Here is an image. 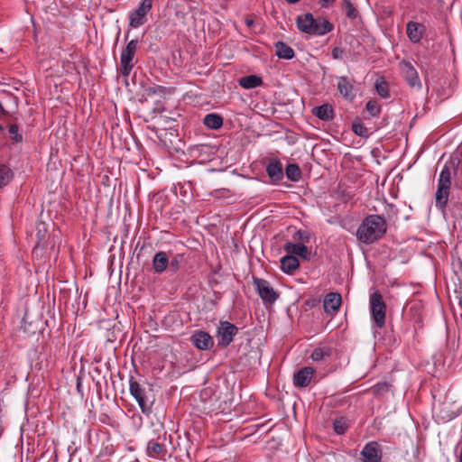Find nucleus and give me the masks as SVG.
I'll return each instance as SVG.
<instances>
[{
    "instance_id": "nucleus-7",
    "label": "nucleus",
    "mask_w": 462,
    "mask_h": 462,
    "mask_svg": "<svg viewBox=\"0 0 462 462\" xmlns=\"http://www.w3.org/2000/svg\"><path fill=\"white\" fill-rule=\"evenodd\" d=\"M152 7V0H142L138 7L129 14V25L138 28L145 23L146 15Z\"/></svg>"
},
{
    "instance_id": "nucleus-3",
    "label": "nucleus",
    "mask_w": 462,
    "mask_h": 462,
    "mask_svg": "<svg viewBox=\"0 0 462 462\" xmlns=\"http://www.w3.org/2000/svg\"><path fill=\"white\" fill-rule=\"evenodd\" d=\"M130 393L137 402L141 411L148 415L152 411L153 399L150 395V389H146L136 381H130Z\"/></svg>"
},
{
    "instance_id": "nucleus-37",
    "label": "nucleus",
    "mask_w": 462,
    "mask_h": 462,
    "mask_svg": "<svg viewBox=\"0 0 462 462\" xmlns=\"http://www.w3.org/2000/svg\"><path fill=\"white\" fill-rule=\"evenodd\" d=\"M172 273H176L180 267L179 255H175L171 260L169 259L168 265Z\"/></svg>"
},
{
    "instance_id": "nucleus-35",
    "label": "nucleus",
    "mask_w": 462,
    "mask_h": 462,
    "mask_svg": "<svg viewBox=\"0 0 462 462\" xmlns=\"http://www.w3.org/2000/svg\"><path fill=\"white\" fill-rule=\"evenodd\" d=\"M293 239L300 241V244L309 243L310 240V235L309 232L304 230H298L293 235Z\"/></svg>"
},
{
    "instance_id": "nucleus-14",
    "label": "nucleus",
    "mask_w": 462,
    "mask_h": 462,
    "mask_svg": "<svg viewBox=\"0 0 462 462\" xmlns=\"http://www.w3.org/2000/svg\"><path fill=\"white\" fill-rule=\"evenodd\" d=\"M315 373L314 368L306 366L299 370L294 374L293 383L296 387L304 388L307 387L311 381V378Z\"/></svg>"
},
{
    "instance_id": "nucleus-10",
    "label": "nucleus",
    "mask_w": 462,
    "mask_h": 462,
    "mask_svg": "<svg viewBox=\"0 0 462 462\" xmlns=\"http://www.w3.org/2000/svg\"><path fill=\"white\" fill-rule=\"evenodd\" d=\"M190 341L196 348L202 351L209 350L214 346L212 337L203 330H195L190 337Z\"/></svg>"
},
{
    "instance_id": "nucleus-38",
    "label": "nucleus",
    "mask_w": 462,
    "mask_h": 462,
    "mask_svg": "<svg viewBox=\"0 0 462 462\" xmlns=\"http://www.w3.org/2000/svg\"><path fill=\"white\" fill-rule=\"evenodd\" d=\"M344 51L340 47L333 48L331 51V55L335 60H342L343 59Z\"/></svg>"
},
{
    "instance_id": "nucleus-26",
    "label": "nucleus",
    "mask_w": 462,
    "mask_h": 462,
    "mask_svg": "<svg viewBox=\"0 0 462 462\" xmlns=\"http://www.w3.org/2000/svg\"><path fill=\"white\" fill-rule=\"evenodd\" d=\"M296 23L300 31L305 33H310V27L313 23V15L310 13L300 15L298 16Z\"/></svg>"
},
{
    "instance_id": "nucleus-24",
    "label": "nucleus",
    "mask_w": 462,
    "mask_h": 462,
    "mask_svg": "<svg viewBox=\"0 0 462 462\" xmlns=\"http://www.w3.org/2000/svg\"><path fill=\"white\" fill-rule=\"evenodd\" d=\"M238 83L243 88L251 89L261 86L263 79L256 75H249L240 78Z\"/></svg>"
},
{
    "instance_id": "nucleus-23",
    "label": "nucleus",
    "mask_w": 462,
    "mask_h": 462,
    "mask_svg": "<svg viewBox=\"0 0 462 462\" xmlns=\"http://www.w3.org/2000/svg\"><path fill=\"white\" fill-rule=\"evenodd\" d=\"M275 53L280 59L291 60L294 57V51L283 42L275 43Z\"/></svg>"
},
{
    "instance_id": "nucleus-34",
    "label": "nucleus",
    "mask_w": 462,
    "mask_h": 462,
    "mask_svg": "<svg viewBox=\"0 0 462 462\" xmlns=\"http://www.w3.org/2000/svg\"><path fill=\"white\" fill-rule=\"evenodd\" d=\"M333 427L337 434H343L348 428V424L346 422V420H345L344 418H339L334 420Z\"/></svg>"
},
{
    "instance_id": "nucleus-13",
    "label": "nucleus",
    "mask_w": 462,
    "mask_h": 462,
    "mask_svg": "<svg viewBox=\"0 0 462 462\" xmlns=\"http://www.w3.org/2000/svg\"><path fill=\"white\" fill-rule=\"evenodd\" d=\"M334 29L333 24L325 17H313V23L309 34L324 35Z\"/></svg>"
},
{
    "instance_id": "nucleus-30",
    "label": "nucleus",
    "mask_w": 462,
    "mask_h": 462,
    "mask_svg": "<svg viewBox=\"0 0 462 462\" xmlns=\"http://www.w3.org/2000/svg\"><path fill=\"white\" fill-rule=\"evenodd\" d=\"M375 89L377 94L383 98H387L390 96L388 85L383 79H380L375 82Z\"/></svg>"
},
{
    "instance_id": "nucleus-11",
    "label": "nucleus",
    "mask_w": 462,
    "mask_h": 462,
    "mask_svg": "<svg viewBox=\"0 0 462 462\" xmlns=\"http://www.w3.org/2000/svg\"><path fill=\"white\" fill-rule=\"evenodd\" d=\"M265 171L273 183H277L283 179L282 164L277 158H271L265 166Z\"/></svg>"
},
{
    "instance_id": "nucleus-2",
    "label": "nucleus",
    "mask_w": 462,
    "mask_h": 462,
    "mask_svg": "<svg viewBox=\"0 0 462 462\" xmlns=\"http://www.w3.org/2000/svg\"><path fill=\"white\" fill-rule=\"evenodd\" d=\"M387 224L380 215H369L364 218L358 226L356 238L365 245H371L381 239L386 233Z\"/></svg>"
},
{
    "instance_id": "nucleus-9",
    "label": "nucleus",
    "mask_w": 462,
    "mask_h": 462,
    "mask_svg": "<svg viewBox=\"0 0 462 462\" xmlns=\"http://www.w3.org/2000/svg\"><path fill=\"white\" fill-rule=\"evenodd\" d=\"M401 71L407 84L413 88L420 89L422 85L419 78L418 72L413 65L409 61H402L401 64Z\"/></svg>"
},
{
    "instance_id": "nucleus-22",
    "label": "nucleus",
    "mask_w": 462,
    "mask_h": 462,
    "mask_svg": "<svg viewBox=\"0 0 462 462\" xmlns=\"http://www.w3.org/2000/svg\"><path fill=\"white\" fill-rule=\"evenodd\" d=\"M165 451L164 446L158 441L152 439L147 444L146 454L150 457H160L164 455Z\"/></svg>"
},
{
    "instance_id": "nucleus-12",
    "label": "nucleus",
    "mask_w": 462,
    "mask_h": 462,
    "mask_svg": "<svg viewBox=\"0 0 462 462\" xmlns=\"http://www.w3.org/2000/svg\"><path fill=\"white\" fill-rule=\"evenodd\" d=\"M361 455L363 462H381V449L374 441L367 443L362 449Z\"/></svg>"
},
{
    "instance_id": "nucleus-1",
    "label": "nucleus",
    "mask_w": 462,
    "mask_h": 462,
    "mask_svg": "<svg viewBox=\"0 0 462 462\" xmlns=\"http://www.w3.org/2000/svg\"><path fill=\"white\" fill-rule=\"evenodd\" d=\"M460 159L457 156H450L446 161L438 180V188L435 193V204L438 208L444 211L448 201L451 188V178L458 172Z\"/></svg>"
},
{
    "instance_id": "nucleus-8",
    "label": "nucleus",
    "mask_w": 462,
    "mask_h": 462,
    "mask_svg": "<svg viewBox=\"0 0 462 462\" xmlns=\"http://www.w3.org/2000/svg\"><path fill=\"white\" fill-rule=\"evenodd\" d=\"M238 328L228 321H221L217 328L218 345L227 346L237 334Z\"/></svg>"
},
{
    "instance_id": "nucleus-16",
    "label": "nucleus",
    "mask_w": 462,
    "mask_h": 462,
    "mask_svg": "<svg viewBox=\"0 0 462 462\" xmlns=\"http://www.w3.org/2000/svg\"><path fill=\"white\" fill-rule=\"evenodd\" d=\"M283 248L284 251L291 255H299L304 260H310V251L304 244L287 242Z\"/></svg>"
},
{
    "instance_id": "nucleus-5",
    "label": "nucleus",
    "mask_w": 462,
    "mask_h": 462,
    "mask_svg": "<svg viewBox=\"0 0 462 462\" xmlns=\"http://www.w3.org/2000/svg\"><path fill=\"white\" fill-rule=\"evenodd\" d=\"M137 40H131L126 47L123 50L121 56H120V73L127 77L129 76L130 72L132 71L134 63V58L135 51L137 50Z\"/></svg>"
},
{
    "instance_id": "nucleus-28",
    "label": "nucleus",
    "mask_w": 462,
    "mask_h": 462,
    "mask_svg": "<svg viewBox=\"0 0 462 462\" xmlns=\"http://www.w3.org/2000/svg\"><path fill=\"white\" fill-rule=\"evenodd\" d=\"M330 356V349L328 347H318L313 350L310 358L315 362L325 360Z\"/></svg>"
},
{
    "instance_id": "nucleus-39",
    "label": "nucleus",
    "mask_w": 462,
    "mask_h": 462,
    "mask_svg": "<svg viewBox=\"0 0 462 462\" xmlns=\"http://www.w3.org/2000/svg\"><path fill=\"white\" fill-rule=\"evenodd\" d=\"M335 1L336 0H320L319 4L322 8H326Z\"/></svg>"
},
{
    "instance_id": "nucleus-36",
    "label": "nucleus",
    "mask_w": 462,
    "mask_h": 462,
    "mask_svg": "<svg viewBox=\"0 0 462 462\" xmlns=\"http://www.w3.org/2000/svg\"><path fill=\"white\" fill-rule=\"evenodd\" d=\"M9 134H11V137L15 142H21L22 141V135L19 134V128L16 125H11L9 126Z\"/></svg>"
},
{
    "instance_id": "nucleus-41",
    "label": "nucleus",
    "mask_w": 462,
    "mask_h": 462,
    "mask_svg": "<svg viewBox=\"0 0 462 462\" xmlns=\"http://www.w3.org/2000/svg\"><path fill=\"white\" fill-rule=\"evenodd\" d=\"M300 0H286L287 3L289 4H296L298 3Z\"/></svg>"
},
{
    "instance_id": "nucleus-20",
    "label": "nucleus",
    "mask_w": 462,
    "mask_h": 462,
    "mask_svg": "<svg viewBox=\"0 0 462 462\" xmlns=\"http://www.w3.org/2000/svg\"><path fill=\"white\" fill-rule=\"evenodd\" d=\"M337 88L345 98L352 100L355 97L354 88L346 77L337 79Z\"/></svg>"
},
{
    "instance_id": "nucleus-15",
    "label": "nucleus",
    "mask_w": 462,
    "mask_h": 462,
    "mask_svg": "<svg viewBox=\"0 0 462 462\" xmlns=\"http://www.w3.org/2000/svg\"><path fill=\"white\" fill-rule=\"evenodd\" d=\"M425 30V26L420 23L409 22L406 24L407 36L409 40L413 43H418L420 42Z\"/></svg>"
},
{
    "instance_id": "nucleus-19",
    "label": "nucleus",
    "mask_w": 462,
    "mask_h": 462,
    "mask_svg": "<svg viewBox=\"0 0 462 462\" xmlns=\"http://www.w3.org/2000/svg\"><path fill=\"white\" fill-rule=\"evenodd\" d=\"M169 265V257L166 252L159 251L152 258V269L156 273H163Z\"/></svg>"
},
{
    "instance_id": "nucleus-27",
    "label": "nucleus",
    "mask_w": 462,
    "mask_h": 462,
    "mask_svg": "<svg viewBox=\"0 0 462 462\" xmlns=\"http://www.w3.org/2000/svg\"><path fill=\"white\" fill-rule=\"evenodd\" d=\"M285 174L288 180L297 182L301 179V171L298 164L289 163L285 168Z\"/></svg>"
},
{
    "instance_id": "nucleus-40",
    "label": "nucleus",
    "mask_w": 462,
    "mask_h": 462,
    "mask_svg": "<svg viewBox=\"0 0 462 462\" xmlns=\"http://www.w3.org/2000/svg\"><path fill=\"white\" fill-rule=\"evenodd\" d=\"M457 462H462V445L459 448V450L456 454Z\"/></svg>"
},
{
    "instance_id": "nucleus-4",
    "label": "nucleus",
    "mask_w": 462,
    "mask_h": 462,
    "mask_svg": "<svg viewBox=\"0 0 462 462\" xmlns=\"http://www.w3.org/2000/svg\"><path fill=\"white\" fill-rule=\"evenodd\" d=\"M369 305L372 319L379 328H383L385 324L386 305L378 291L370 294Z\"/></svg>"
},
{
    "instance_id": "nucleus-18",
    "label": "nucleus",
    "mask_w": 462,
    "mask_h": 462,
    "mask_svg": "<svg viewBox=\"0 0 462 462\" xmlns=\"http://www.w3.org/2000/svg\"><path fill=\"white\" fill-rule=\"evenodd\" d=\"M342 299L339 293L329 292L324 299V310L327 313L337 310L341 305Z\"/></svg>"
},
{
    "instance_id": "nucleus-21",
    "label": "nucleus",
    "mask_w": 462,
    "mask_h": 462,
    "mask_svg": "<svg viewBox=\"0 0 462 462\" xmlns=\"http://www.w3.org/2000/svg\"><path fill=\"white\" fill-rule=\"evenodd\" d=\"M312 114L322 121L328 122L334 118V109L329 104H323L319 106H315L312 109Z\"/></svg>"
},
{
    "instance_id": "nucleus-25",
    "label": "nucleus",
    "mask_w": 462,
    "mask_h": 462,
    "mask_svg": "<svg viewBox=\"0 0 462 462\" xmlns=\"http://www.w3.org/2000/svg\"><path fill=\"white\" fill-rule=\"evenodd\" d=\"M203 124L209 129L217 130L223 125V118L216 113H210L205 116Z\"/></svg>"
},
{
    "instance_id": "nucleus-17",
    "label": "nucleus",
    "mask_w": 462,
    "mask_h": 462,
    "mask_svg": "<svg viewBox=\"0 0 462 462\" xmlns=\"http://www.w3.org/2000/svg\"><path fill=\"white\" fill-rule=\"evenodd\" d=\"M280 263L282 271L287 274H292L300 267L298 258L289 254L282 257Z\"/></svg>"
},
{
    "instance_id": "nucleus-33",
    "label": "nucleus",
    "mask_w": 462,
    "mask_h": 462,
    "mask_svg": "<svg viewBox=\"0 0 462 462\" xmlns=\"http://www.w3.org/2000/svg\"><path fill=\"white\" fill-rule=\"evenodd\" d=\"M12 178V172L6 166L0 167V188L5 186Z\"/></svg>"
},
{
    "instance_id": "nucleus-6",
    "label": "nucleus",
    "mask_w": 462,
    "mask_h": 462,
    "mask_svg": "<svg viewBox=\"0 0 462 462\" xmlns=\"http://www.w3.org/2000/svg\"><path fill=\"white\" fill-rule=\"evenodd\" d=\"M255 290L264 303L273 304L276 301L279 294L271 286L270 282L262 278H253Z\"/></svg>"
},
{
    "instance_id": "nucleus-32",
    "label": "nucleus",
    "mask_w": 462,
    "mask_h": 462,
    "mask_svg": "<svg viewBox=\"0 0 462 462\" xmlns=\"http://www.w3.org/2000/svg\"><path fill=\"white\" fill-rule=\"evenodd\" d=\"M352 130L356 135L360 137L369 136L368 129L362 123L354 122L352 124Z\"/></svg>"
},
{
    "instance_id": "nucleus-31",
    "label": "nucleus",
    "mask_w": 462,
    "mask_h": 462,
    "mask_svg": "<svg viewBox=\"0 0 462 462\" xmlns=\"http://www.w3.org/2000/svg\"><path fill=\"white\" fill-rule=\"evenodd\" d=\"M365 109L372 117H378L381 114V106L375 100H369L365 105Z\"/></svg>"
},
{
    "instance_id": "nucleus-29",
    "label": "nucleus",
    "mask_w": 462,
    "mask_h": 462,
    "mask_svg": "<svg viewBox=\"0 0 462 462\" xmlns=\"http://www.w3.org/2000/svg\"><path fill=\"white\" fill-rule=\"evenodd\" d=\"M341 8L348 18L355 19L357 17V10L350 0H342Z\"/></svg>"
}]
</instances>
